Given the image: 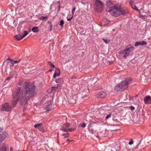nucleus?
I'll use <instances>...</instances> for the list:
<instances>
[{
    "mask_svg": "<svg viewBox=\"0 0 151 151\" xmlns=\"http://www.w3.org/2000/svg\"><path fill=\"white\" fill-rule=\"evenodd\" d=\"M22 83L18 82L17 88L12 94L14 100L12 101V105L15 107L18 101L20 104H23L26 100L27 101L34 95L35 92V86L34 84L25 82L23 84L21 90Z\"/></svg>",
    "mask_w": 151,
    "mask_h": 151,
    "instance_id": "1",
    "label": "nucleus"
},
{
    "mask_svg": "<svg viewBox=\"0 0 151 151\" xmlns=\"http://www.w3.org/2000/svg\"><path fill=\"white\" fill-rule=\"evenodd\" d=\"M107 5L106 11L109 12L112 16L116 17L121 14L124 15L126 14V12L122 8L117 7L114 5L111 4L110 2L108 3Z\"/></svg>",
    "mask_w": 151,
    "mask_h": 151,
    "instance_id": "2",
    "label": "nucleus"
},
{
    "mask_svg": "<svg viewBox=\"0 0 151 151\" xmlns=\"http://www.w3.org/2000/svg\"><path fill=\"white\" fill-rule=\"evenodd\" d=\"M134 49V47L132 45H130L127 46L125 49L119 52L118 53L120 54H123L124 57H126L129 55L131 52Z\"/></svg>",
    "mask_w": 151,
    "mask_h": 151,
    "instance_id": "3",
    "label": "nucleus"
},
{
    "mask_svg": "<svg viewBox=\"0 0 151 151\" xmlns=\"http://www.w3.org/2000/svg\"><path fill=\"white\" fill-rule=\"evenodd\" d=\"M93 1L95 3L94 4L95 8L98 12H100L103 7L102 2L100 0H94Z\"/></svg>",
    "mask_w": 151,
    "mask_h": 151,
    "instance_id": "4",
    "label": "nucleus"
},
{
    "mask_svg": "<svg viewBox=\"0 0 151 151\" xmlns=\"http://www.w3.org/2000/svg\"><path fill=\"white\" fill-rule=\"evenodd\" d=\"M130 83L129 81L125 80L122 81L117 86L119 88L121 89H127L128 87V85Z\"/></svg>",
    "mask_w": 151,
    "mask_h": 151,
    "instance_id": "5",
    "label": "nucleus"
},
{
    "mask_svg": "<svg viewBox=\"0 0 151 151\" xmlns=\"http://www.w3.org/2000/svg\"><path fill=\"white\" fill-rule=\"evenodd\" d=\"M12 110L11 106L9 104L5 103L0 106V110L1 111H9Z\"/></svg>",
    "mask_w": 151,
    "mask_h": 151,
    "instance_id": "6",
    "label": "nucleus"
},
{
    "mask_svg": "<svg viewBox=\"0 0 151 151\" xmlns=\"http://www.w3.org/2000/svg\"><path fill=\"white\" fill-rule=\"evenodd\" d=\"M61 129L62 130L66 132H71L73 130H74V129L70 128L69 124L68 123L63 124L62 126Z\"/></svg>",
    "mask_w": 151,
    "mask_h": 151,
    "instance_id": "7",
    "label": "nucleus"
},
{
    "mask_svg": "<svg viewBox=\"0 0 151 151\" xmlns=\"http://www.w3.org/2000/svg\"><path fill=\"white\" fill-rule=\"evenodd\" d=\"M24 34L22 36L20 34H18L15 36V37L17 40H19L23 39L28 34V32L26 31H24Z\"/></svg>",
    "mask_w": 151,
    "mask_h": 151,
    "instance_id": "8",
    "label": "nucleus"
},
{
    "mask_svg": "<svg viewBox=\"0 0 151 151\" xmlns=\"http://www.w3.org/2000/svg\"><path fill=\"white\" fill-rule=\"evenodd\" d=\"M7 135L8 134L6 132H3L0 134V143L6 138Z\"/></svg>",
    "mask_w": 151,
    "mask_h": 151,
    "instance_id": "9",
    "label": "nucleus"
},
{
    "mask_svg": "<svg viewBox=\"0 0 151 151\" xmlns=\"http://www.w3.org/2000/svg\"><path fill=\"white\" fill-rule=\"evenodd\" d=\"M51 102L50 101L47 102V103L44 104L43 105V107L45 109L48 108V109H47V111L48 112L51 109L50 108H51Z\"/></svg>",
    "mask_w": 151,
    "mask_h": 151,
    "instance_id": "10",
    "label": "nucleus"
},
{
    "mask_svg": "<svg viewBox=\"0 0 151 151\" xmlns=\"http://www.w3.org/2000/svg\"><path fill=\"white\" fill-rule=\"evenodd\" d=\"M144 103L145 104H151V97L150 96H147L144 99Z\"/></svg>",
    "mask_w": 151,
    "mask_h": 151,
    "instance_id": "11",
    "label": "nucleus"
},
{
    "mask_svg": "<svg viewBox=\"0 0 151 151\" xmlns=\"http://www.w3.org/2000/svg\"><path fill=\"white\" fill-rule=\"evenodd\" d=\"M129 3L132 9L137 11H139V10L137 8L135 5L134 4V2L133 0H130L129 1Z\"/></svg>",
    "mask_w": 151,
    "mask_h": 151,
    "instance_id": "12",
    "label": "nucleus"
},
{
    "mask_svg": "<svg viewBox=\"0 0 151 151\" xmlns=\"http://www.w3.org/2000/svg\"><path fill=\"white\" fill-rule=\"evenodd\" d=\"M147 44V42L144 41H142L140 42H135V46H139L140 45H145Z\"/></svg>",
    "mask_w": 151,
    "mask_h": 151,
    "instance_id": "13",
    "label": "nucleus"
},
{
    "mask_svg": "<svg viewBox=\"0 0 151 151\" xmlns=\"http://www.w3.org/2000/svg\"><path fill=\"white\" fill-rule=\"evenodd\" d=\"M60 74V71L58 68H56L54 74L53 75V78H55L57 76H59Z\"/></svg>",
    "mask_w": 151,
    "mask_h": 151,
    "instance_id": "14",
    "label": "nucleus"
},
{
    "mask_svg": "<svg viewBox=\"0 0 151 151\" xmlns=\"http://www.w3.org/2000/svg\"><path fill=\"white\" fill-rule=\"evenodd\" d=\"M42 124L41 123H38L34 125V127L37 128L40 131H42L43 129L42 127Z\"/></svg>",
    "mask_w": 151,
    "mask_h": 151,
    "instance_id": "15",
    "label": "nucleus"
},
{
    "mask_svg": "<svg viewBox=\"0 0 151 151\" xmlns=\"http://www.w3.org/2000/svg\"><path fill=\"white\" fill-rule=\"evenodd\" d=\"M106 94L104 91L101 92L99 94L98 97L101 98H104L106 97Z\"/></svg>",
    "mask_w": 151,
    "mask_h": 151,
    "instance_id": "16",
    "label": "nucleus"
},
{
    "mask_svg": "<svg viewBox=\"0 0 151 151\" xmlns=\"http://www.w3.org/2000/svg\"><path fill=\"white\" fill-rule=\"evenodd\" d=\"M1 151H9L6 147V145L4 143H2L1 145Z\"/></svg>",
    "mask_w": 151,
    "mask_h": 151,
    "instance_id": "17",
    "label": "nucleus"
},
{
    "mask_svg": "<svg viewBox=\"0 0 151 151\" xmlns=\"http://www.w3.org/2000/svg\"><path fill=\"white\" fill-rule=\"evenodd\" d=\"M133 121L135 123L139 124L141 121L140 118L137 116L136 118L134 117Z\"/></svg>",
    "mask_w": 151,
    "mask_h": 151,
    "instance_id": "18",
    "label": "nucleus"
},
{
    "mask_svg": "<svg viewBox=\"0 0 151 151\" xmlns=\"http://www.w3.org/2000/svg\"><path fill=\"white\" fill-rule=\"evenodd\" d=\"M32 31L35 32H38L39 30L37 27H35L32 28Z\"/></svg>",
    "mask_w": 151,
    "mask_h": 151,
    "instance_id": "19",
    "label": "nucleus"
},
{
    "mask_svg": "<svg viewBox=\"0 0 151 151\" xmlns=\"http://www.w3.org/2000/svg\"><path fill=\"white\" fill-rule=\"evenodd\" d=\"M7 60H9L10 61V62L11 63L10 66L11 67H12L14 66V64H15L13 61V60L9 58L7 59Z\"/></svg>",
    "mask_w": 151,
    "mask_h": 151,
    "instance_id": "20",
    "label": "nucleus"
},
{
    "mask_svg": "<svg viewBox=\"0 0 151 151\" xmlns=\"http://www.w3.org/2000/svg\"><path fill=\"white\" fill-rule=\"evenodd\" d=\"M88 98V93L87 94H85L84 93H83V99H86L87 98Z\"/></svg>",
    "mask_w": 151,
    "mask_h": 151,
    "instance_id": "21",
    "label": "nucleus"
},
{
    "mask_svg": "<svg viewBox=\"0 0 151 151\" xmlns=\"http://www.w3.org/2000/svg\"><path fill=\"white\" fill-rule=\"evenodd\" d=\"M102 39L106 44L108 43L110 41V40L109 39L106 40L104 38Z\"/></svg>",
    "mask_w": 151,
    "mask_h": 151,
    "instance_id": "22",
    "label": "nucleus"
},
{
    "mask_svg": "<svg viewBox=\"0 0 151 151\" xmlns=\"http://www.w3.org/2000/svg\"><path fill=\"white\" fill-rule=\"evenodd\" d=\"M48 64L53 68H55V65L53 64H52L51 62H48Z\"/></svg>",
    "mask_w": 151,
    "mask_h": 151,
    "instance_id": "23",
    "label": "nucleus"
},
{
    "mask_svg": "<svg viewBox=\"0 0 151 151\" xmlns=\"http://www.w3.org/2000/svg\"><path fill=\"white\" fill-rule=\"evenodd\" d=\"M47 19V17L42 16L40 18V20H44V19Z\"/></svg>",
    "mask_w": 151,
    "mask_h": 151,
    "instance_id": "24",
    "label": "nucleus"
},
{
    "mask_svg": "<svg viewBox=\"0 0 151 151\" xmlns=\"http://www.w3.org/2000/svg\"><path fill=\"white\" fill-rule=\"evenodd\" d=\"M64 23L63 20H62L60 21V25L61 27H62L63 26Z\"/></svg>",
    "mask_w": 151,
    "mask_h": 151,
    "instance_id": "25",
    "label": "nucleus"
},
{
    "mask_svg": "<svg viewBox=\"0 0 151 151\" xmlns=\"http://www.w3.org/2000/svg\"><path fill=\"white\" fill-rule=\"evenodd\" d=\"M21 60L20 59H19L17 60H13V61L15 64V63H19L20 61Z\"/></svg>",
    "mask_w": 151,
    "mask_h": 151,
    "instance_id": "26",
    "label": "nucleus"
},
{
    "mask_svg": "<svg viewBox=\"0 0 151 151\" xmlns=\"http://www.w3.org/2000/svg\"><path fill=\"white\" fill-rule=\"evenodd\" d=\"M52 24L51 23H50V24L49 25L50 28L49 29V30L50 31H51L52 30Z\"/></svg>",
    "mask_w": 151,
    "mask_h": 151,
    "instance_id": "27",
    "label": "nucleus"
},
{
    "mask_svg": "<svg viewBox=\"0 0 151 151\" xmlns=\"http://www.w3.org/2000/svg\"><path fill=\"white\" fill-rule=\"evenodd\" d=\"M62 135L63 136H65V137H68L69 136V134L68 133L66 134H62Z\"/></svg>",
    "mask_w": 151,
    "mask_h": 151,
    "instance_id": "28",
    "label": "nucleus"
},
{
    "mask_svg": "<svg viewBox=\"0 0 151 151\" xmlns=\"http://www.w3.org/2000/svg\"><path fill=\"white\" fill-rule=\"evenodd\" d=\"M111 116V114H109L107 115V116L105 117V119H108Z\"/></svg>",
    "mask_w": 151,
    "mask_h": 151,
    "instance_id": "29",
    "label": "nucleus"
},
{
    "mask_svg": "<svg viewBox=\"0 0 151 151\" xmlns=\"http://www.w3.org/2000/svg\"><path fill=\"white\" fill-rule=\"evenodd\" d=\"M81 126L84 128L86 126V124L85 123H83L81 125Z\"/></svg>",
    "mask_w": 151,
    "mask_h": 151,
    "instance_id": "30",
    "label": "nucleus"
},
{
    "mask_svg": "<svg viewBox=\"0 0 151 151\" xmlns=\"http://www.w3.org/2000/svg\"><path fill=\"white\" fill-rule=\"evenodd\" d=\"M129 108L131 110H134L135 109L134 107L132 106H130Z\"/></svg>",
    "mask_w": 151,
    "mask_h": 151,
    "instance_id": "31",
    "label": "nucleus"
},
{
    "mask_svg": "<svg viewBox=\"0 0 151 151\" xmlns=\"http://www.w3.org/2000/svg\"><path fill=\"white\" fill-rule=\"evenodd\" d=\"M133 143V142L132 140H131L130 142H129V145H131Z\"/></svg>",
    "mask_w": 151,
    "mask_h": 151,
    "instance_id": "32",
    "label": "nucleus"
},
{
    "mask_svg": "<svg viewBox=\"0 0 151 151\" xmlns=\"http://www.w3.org/2000/svg\"><path fill=\"white\" fill-rule=\"evenodd\" d=\"M75 7H74L73 9L72 10V13L73 14H74V11H75Z\"/></svg>",
    "mask_w": 151,
    "mask_h": 151,
    "instance_id": "33",
    "label": "nucleus"
},
{
    "mask_svg": "<svg viewBox=\"0 0 151 151\" xmlns=\"http://www.w3.org/2000/svg\"><path fill=\"white\" fill-rule=\"evenodd\" d=\"M3 130V128L2 127H0V132L2 131Z\"/></svg>",
    "mask_w": 151,
    "mask_h": 151,
    "instance_id": "34",
    "label": "nucleus"
},
{
    "mask_svg": "<svg viewBox=\"0 0 151 151\" xmlns=\"http://www.w3.org/2000/svg\"><path fill=\"white\" fill-rule=\"evenodd\" d=\"M72 18V17L71 18H68L67 20L68 21H70Z\"/></svg>",
    "mask_w": 151,
    "mask_h": 151,
    "instance_id": "35",
    "label": "nucleus"
},
{
    "mask_svg": "<svg viewBox=\"0 0 151 151\" xmlns=\"http://www.w3.org/2000/svg\"><path fill=\"white\" fill-rule=\"evenodd\" d=\"M10 151H13V148L12 147L10 148Z\"/></svg>",
    "mask_w": 151,
    "mask_h": 151,
    "instance_id": "36",
    "label": "nucleus"
},
{
    "mask_svg": "<svg viewBox=\"0 0 151 151\" xmlns=\"http://www.w3.org/2000/svg\"><path fill=\"white\" fill-rule=\"evenodd\" d=\"M72 78L73 79H74L75 78V76H73L72 77Z\"/></svg>",
    "mask_w": 151,
    "mask_h": 151,
    "instance_id": "37",
    "label": "nucleus"
},
{
    "mask_svg": "<svg viewBox=\"0 0 151 151\" xmlns=\"http://www.w3.org/2000/svg\"><path fill=\"white\" fill-rule=\"evenodd\" d=\"M6 24L7 25H8L9 27L10 26V25L9 24V23H7Z\"/></svg>",
    "mask_w": 151,
    "mask_h": 151,
    "instance_id": "38",
    "label": "nucleus"
},
{
    "mask_svg": "<svg viewBox=\"0 0 151 151\" xmlns=\"http://www.w3.org/2000/svg\"><path fill=\"white\" fill-rule=\"evenodd\" d=\"M52 71V70H48V72H51Z\"/></svg>",
    "mask_w": 151,
    "mask_h": 151,
    "instance_id": "39",
    "label": "nucleus"
},
{
    "mask_svg": "<svg viewBox=\"0 0 151 151\" xmlns=\"http://www.w3.org/2000/svg\"><path fill=\"white\" fill-rule=\"evenodd\" d=\"M86 91H88V89L87 88L86 89Z\"/></svg>",
    "mask_w": 151,
    "mask_h": 151,
    "instance_id": "40",
    "label": "nucleus"
},
{
    "mask_svg": "<svg viewBox=\"0 0 151 151\" xmlns=\"http://www.w3.org/2000/svg\"><path fill=\"white\" fill-rule=\"evenodd\" d=\"M9 79H10V77H9L6 78V80H8Z\"/></svg>",
    "mask_w": 151,
    "mask_h": 151,
    "instance_id": "41",
    "label": "nucleus"
},
{
    "mask_svg": "<svg viewBox=\"0 0 151 151\" xmlns=\"http://www.w3.org/2000/svg\"><path fill=\"white\" fill-rule=\"evenodd\" d=\"M0 151H1V145H0Z\"/></svg>",
    "mask_w": 151,
    "mask_h": 151,
    "instance_id": "42",
    "label": "nucleus"
},
{
    "mask_svg": "<svg viewBox=\"0 0 151 151\" xmlns=\"http://www.w3.org/2000/svg\"><path fill=\"white\" fill-rule=\"evenodd\" d=\"M54 88H56L58 87V86H56V85L54 86Z\"/></svg>",
    "mask_w": 151,
    "mask_h": 151,
    "instance_id": "43",
    "label": "nucleus"
},
{
    "mask_svg": "<svg viewBox=\"0 0 151 151\" xmlns=\"http://www.w3.org/2000/svg\"><path fill=\"white\" fill-rule=\"evenodd\" d=\"M138 146H139V145H138L137 146V147H135V149L137 148V147H138Z\"/></svg>",
    "mask_w": 151,
    "mask_h": 151,
    "instance_id": "44",
    "label": "nucleus"
},
{
    "mask_svg": "<svg viewBox=\"0 0 151 151\" xmlns=\"http://www.w3.org/2000/svg\"><path fill=\"white\" fill-rule=\"evenodd\" d=\"M83 87H81V88L80 89H81V90H82V89H83Z\"/></svg>",
    "mask_w": 151,
    "mask_h": 151,
    "instance_id": "45",
    "label": "nucleus"
},
{
    "mask_svg": "<svg viewBox=\"0 0 151 151\" xmlns=\"http://www.w3.org/2000/svg\"><path fill=\"white\" fill-rule=\"evenodd\" d=\"M67 141H70V140H69V139H68V140H67Z\"/></svg>",
    "mask_w": 151,
    "mask_h": 151,
    "instance_id": "46",
    "label": "nucleus"
},
{
    "mask_svg": "<svg viewBox=\"0 0 151 151\" xmlns=\"http://www.w3.org/2000/svg\"><path fill=\"white\" fill-rule=\"evenodd\" d=\"M137 95L135 96V97H137Z\"/></svg>",
    "mask_w": 151,
    "mask_h": 151,
    "instance_id": "47",
    "label": "nucleus"
},
{
    "mask_svg": "<svg viewBox=\"0 0 151 151\" xmlns=\"http://www.w3.org/2000/svg\"><path fill=\"white\" fill-rule=\"evenodd\" d=\"M14 21H15L14 20H13V22H14Z\"/></svg>",
    "mask_w": 151,
    "mask_h": 151,
    "instance_id": "48",
    "label": "nucleus"
}]
</instances>
